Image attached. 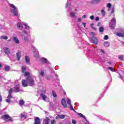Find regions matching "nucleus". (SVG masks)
Here are the masks:
<instances>
[{"label":"nucleus","instance_id":"58","mask_svg":"<svg viewBox=\"0 0 124 124\" xmlns=\"http://www.w3.org/2000/svg\"><path fill=\"white\" fill-rule=\"evenodd\" d=\"M91 28H93V23H92L91 24Z\"/></svg>","mask_w":124,"mask_h":124},{"label":"nucleus","instance_id":"12","mask_svg":"<svg viewBox=\"0 0 124 124\" xmlns=\"http://www.w3.org/2000/svg\"><path fill=\"white\" fill-rule=\"evenodd\" d=\"M61 103L64 108H67V105H66V102H65V99L63 98L61 101Z\"/></svg>","mask_w":124,"mask_h":124},{"label":"nucleus","instance_id":"1","mask_svg":"<svg viewBox=\"0 0 124 124\" xmlns=\"http://www.w3.org/2000/svg\"><path fill=\"white\" fill-rule=\"evenodd\" d=\"M10 6L11 7V10L12 13L14 14V16L17 17L19 15V12L18 11V8L15 7L13 4H10Z\"/></svg>","mask_w":124,"mask_h":124},{"label":"nucleus","instance_id":"61","mask_svg":"<svg viewBox=\"0 0 124 124\" xmlns=\"http://www.w3.org/2000/svg\"><path fill=\"white\" fill-rule=\"evenodd\" d=\"M92 29L94 30V31H96V28H95L94 27H93Z\"/></svg>","mask_w":124,"mask_h":124},{"label":"nucleus","instance_id":"4","mask_svg":"<svg viewBox=\"0 0 124 124\" xmlns=\"http://www.w3.org/2000/svg\"><path fill=\"white\" fill-rule=\"evenodd\" d=\"M26 81L29 85L31 87L34 86V79L31 77H28L26 79Z\"/></svg>","mask_w":124,"mask_h":124},{"label":"nucleus","instance_id":"3","mask_svg":"<svg viewBox=\"0 0 124 124\" xmlns=\"http://www.w3.org/2000/svg\"><path fill=\"white\" fill-rule=\"evenodd\" d=\"M109 27L110 30H114L116 27V18L113 17L109 23Z\"/></svg>","mask_w":124,"mask_h":124},{"label":"nucleus","instance_id":"36","mask_svg":"<svg viewBox=\"0 0 124 124\" xmlns=\"http://www.w3.org/2000/svg\"><path fill=\"white\" fill-rule=\"evenodd\" d=\"M119 60H120L121 61H123L124 60V55H120L118 57Z\"/></svg>","mask_w":124,"mask_h":124},{"label":"nucleus","instance_id":"25","mask_svg":"<svg viewBox=\"0 0 124 124\" xmlns=\"http://www.w3.org/2000/svg\"><path fill=\"white\" fill-rule=\"evenodd\" d=\"M107 69L108 70H110V71H111L112 72H115V69H114V67H108Z\"/></svg>","mask_w":124,"mask_h":124},{"label":"nucleus","instance_id":"52","mask_svg":"<svg viewBox=\"0 0 124 124\" xmlns=\"http://www.w3.org/2000/svg\"><path fill=\"white\" fill-rule=\"evenodd\" d=\"M91 34H92V35L94 36V35H95V33L94 32H91Z\"/></svg>","mask_w":124,"mask_h":124},{"label":"nucleus","instance_id":"43","mask_svg":"<svg viewBox=\"0 0 124 124\" xmlns=\"http://www.w3.org/2000/svg\"><path fill=\"white\" fill-rule=\"evenodd\" d=\"M6 101L8 103H10V102H11V100H10V99H7L6 100Z\"/></svg>","mask_w":124,"mask_h":124},{"label":"nucleus","instance_id":"14","mask_svg":"<svg viewBox=\"0 0 124 124\" xmlns=\"http://www.w3.org/2000/svg\"><path fill=\"white\" fill-rule=\"evenodd\" d=\"M64 118H65V115L62 114V115H58L56 116V120L58 119H61L62 120H63Z\"/></svg>","mask_w":124,"mask_h":124},{"label":"nucleus","instance_id":"49","mask_svg":"<svg viewBox=\"0 0 124 124\" xmlns=\"http://www.w3.org/2000/svg\"><path fill=\"white\" fill-rule=\"evenodd\" d=\"M100 25H101V23L100 22H98L97 26V27H100Z\"/></svg>","mask_w":124,"mask_h":124},{"label":"nucleus","instance_id":"57","mask_svg":"<svg viewBox=\"0 0 124 124\" xmlns=\"http://www.w3.org/2000/svg\"><path fill=\"white\" fill-rule=\"evenodd\" d=\"M108 64L111 65L112 64V62H108Z\"/></svg>","mask_w":124,"mask_h":124},{"label":"nucleus","instance_id":"24","mask_svg":"<svg viewBox=\"0 0 124 124\" xmlns=\"http://www.w3.org/2000/svg\"><path fill=\"white\" fill-rule=\"evenodd\" d=\"M0 39L4 40H6L7 39H8V37L7 36H4V35H2L0 36Z\"/></svg>","mask_w":124,"mask_h":124},{"label":"nucleus","instance_id":"38","mask_svg":"<svg viewBox=\"0 0 124 124\" xmlns=\"http://www.w3.org/2000/svg\"><path fill=\"white\" fill-rule=\"evenodd\" d=\"M78 115L80 117H81V118H83V119H86V117L84 116L82 113H78Z\"/></svg>","mask_w":124,"mask_h":124},{"label":"nucleus","instance_id":"8","mask_svg":"<svg viewBox=\"0 0 124 124\" xmlns=\"http://www.w3.org/2000/svg\"><path fill=\"white\" fill-rule=\"evenodd\" d=\"M41 61L43 63H46V64H49L50 63V62H49V61L47 60L46 58H42L41 59Z\"/></svg>","mask_w":124,"mask_h":124},{"label":"nucleus","instance_id":"56","mask_svg":"<svg viewBox=\"0 0 124 124\" xmlns=\"http://www.w3.org/2000/svg\"><path fill=\"white\" fill-rule=\"evenodd\" d=\"M2 101V98L1 97V96L0 95V102Z\"/></svg>","mask_w":124,"mask_h":124},{"label":"nucleus","instance_id":"32","mask_svg":"<svg viewBox=\"0 0 124 124\" xmlns=\"http://www.w3.org/2000/svg\"><path fill=\"white\" fill-rule=\"evenodd\" d=\"M34 55L35 58H37V57H38V50H35Z\"/></svg>","mask_w":124,"mask_h":124},{"label":"nucleus","instance_id":"63","mask_svg":"<svg viewBox=\"0 0 124 124\" xmlns=\"http://www.w3.org/2000/svg\"><path fill=\"white\" fill-rule=\"evenodd\" d=\"M85 124H90V123L87 121L86 123H85Z\"/></svg>","mask_w":124,"mask_h":124},{"label":"nucleus","instance_id":"15","mask_svg":"<svg viewBox=\"0 0 124 124\" xmlns=\"http://www.w3.org/2000/svg\"><path fill=\"white\" fill-rule=\"evenodd\" d=\"M28 82L25 80V79H23L22 81V85L23 86V87H28Z\"/></svg>","mask_w":124,"mask_h":124},{"label":"nucleus","instance_id":"50","mask_svg":"<svg viewBox=\"0 0 124 124\" xmlns=\"http://www.w3.org/2000/svg\"><path fill=\"white\" fill-rule=\"evenodd\" d=\"M114 11H115V9L114 8H112L111 13L113 14V13L114 12Z\"/></svg>","mask_w":124,"mask_h":124},{"label":"nucleus","instance_id":"19","mask_svg":"<svg viewBox=\"0 0 124 124\" xmlns=\"http://www.w3.org/2000/svg\"><path fill=\"white\" fill-rule=\"evenodd\" d=\"M25 62L27 64H30V59L29 56H25Z\"/></svg>","mask_w":124,"mask_h":124},{"label":"nucleus","instance_id":"51","mask_svg":"<svg viewBox=\"0 0 124 124\" xmlns=\"http://www.w3.org/2000/svg\"><path fill=\"white\" fill-rule=\"evenodd\" d=\"M82 25H83V26H84V28H86V25H87V24H86V23H82Z\"/></svg>","mask_w":124,"mask_h":124},{"label":"nucleus","instance_id":"11","mask_svg":"<svg viewBox=\"0 0 124 124\" xmlns=\"http://www.w3.org/2000/svg\"><path fill=\"white\" fill-rule=\"evenodd\" d=\"M70 17H71V18H74L75 20H76V19H77V16H76L75 13L73 12H72L70 13Z\"/></svg>","mask_w":124,"mask_h":124},{"label":"nucleus","instance_id":"29","mask_svg":"<svg viewBox=\"0 0 124 124\" xmlns=\"http://www.w3.org/2000/svg\"><path fill=\"white\" fill-rule=\"evenodd\" d=\"M23 40L25 42H29V37L25 36Z\"/></svg>","mask_w":124,"mask_h":124},{"label":"nucleus","instance_id":"40","mask_svg":"<svg viewBox=\"0 0 124 124\" xmlns=\"http://www.w3.org/2000/svg\"><path fill=\"white\" fill-rule=\"evenodd\" d=\"M108 38V35H105L104 37L105 40H107Z\"/></svg>","mask_w":124,"mask_h":124},{"label":"nucleus","instance_id":"59","mask_svg":"<svg viewBox=\"0 0 124 124\" xmlns=\"http://www.w3.org/2000/svg\"><path fill=\"white\" fill-rule=\"evenodd\" d=\"M78 22H81V21H82V19H81V18H79L78 19Z\"/></svg>","mask_w":124,"mask_h":124},{"label":"nucleus","instance_id":"41","mask_svg":"<svg viewBox=\"0 0 124 124\" xmlns=\"http://www.w3.org/2000/svg\"><path fill=\"white\" fill-rule=\"evenodd\" d=\"M51 124H56V121L54 120H51Z\"/></svg>","mask_w":124,"mask_h":124},{"label":"nucleus","instance_id":"54","mask_svg":"<svg viewBox=\"0 0 124 124\" xmlns=\"http://www.w3.org/2000/svg\"><path fill=\"white\" fill-rule=\"evenodd\" d=\"M67 1H68V0ZM68 6V2H67L66 3L65 8L67 7Z\"/></svg>","mask_w":124,"mask_h":124},{"label":"nucleus","instance_id":"28","mask_svg":"<svg viewBox=\"0 0 124 124\" xmlns=\"http://www.w3.org/2000/svg\"><path fill=\"white\" fill-rule=\"evenodd\" d=\"M21 119H26L27 118V115L25 113H22L20 115Z\"/></svg>","mask_w":124,"mask_h":124},{"label":"nucleus","instance_id":"55","mask_svg":"<svg viewBox=\"0 0 124 124\" xmlns=\"http://www.w3.org/2000/svg\"><path fill=\"white\" fill-rule=\"evenodd\" d=\"M119 78H120V79H122V80H124V78H123V77H122V76H119Z\"/></svg>","mask_w":124,"mask_h":124},{"label":"nucleus","instance_id":"30","mask_svg":"<svg viewBox=\"0 0 124 124\" xmlns=\"http://www.w3.org/2000/svg\"><path fill=\"white\" fill-rule=\"evenodd\" d=\"M99 31L100 32H103L104 31V28L102 26H101L99 29Z\"/></svg>","mask_w":124,"mask_h":124},{"label":"nucleus","instance_id":"16","mask_svg":"<svg viewBox=\"0 0 124 124\" xmlns=\"http://www.w3.org/2000/svg\"><path fill=\"white\" fill-rule=\"evenodd\" d=\"M13 40L15 42L16 44H20V41L18 38L16 37H13Z\"/></svg>","mask_w":124,"mask_h":124},{"label":"nucleus","instance_id":"26","mask_svg":"<svg viewBox=\"0 0 124 124\" xmlns=\"http://www.w3.org/2000/svg\"><path fill=\"white\" fill-rule=\"evenodd\" d=\"M104 45L105 47H109L110 46V43L108 42H104Z\"/></svg>","mask_w":124,"mask_h":124},{"label":"nucleus","instance_id":"31","mask_svg":"<svg viewBox=\"0 0 124 124\" xmlns=\"http://www.w3.org/2000/svg\"><path fill=\"white\" fill-rule=\"evenodd\" d=\"M49 122H50V119H49V118H46L45 119V123L46 124H49Z\"/></svg>","mask_w":124,"mask_h":124},{"label":"nucleus","instance_id":"33","mask_svg":"<svg viewBox=\"0 0 124 124\" xmlns=\"http://www.w3.org/2000/svg\"><path fill=\"white\" fill-rule=\"evenodd\" d=\"M100 0H93V2L94 4L99 3V2H100Z\"/></svg>","mask_w":124,"mask_h":124},{"label":"nucleus","instance_id":"53","mask_svg":"<svg viewBox=\"0 0 124 124\" xmlns=\"http://www.w3.org/2000/svg\"><path fill=\"white\" fill-rule=\"evenodd\" d=\"M82 18H87V16L86 15H84L83 16H82Z\"/></svg>","mask_w":124,"mask_h":124},{"label":"nucleus","instance_id":"13","mask_svg":"<svg viewBox=\"0 0 124 124\" xmlns=\"http://www.w3.org/2000/svg\"><path fill=\"white\" fill-rule=\"evenodd\" d=\"M13 92V91L12 90V89H11L9 91V94L8 96L7 97V98L8 99H11L12 98V93Z\"/></svg>","mask_w":124,"mask_h":124},{"label":"nucleus","instance_id":"46","mask_svg":"<svg viewBox=\"0 0 124 124\" xmlns=\"http://www.w3.org/2000/svg\"><path fill=\"white\" fill-rule=\"evenodd\" d=\"M72 124H76V120H73L72 121Z\"/></svg>","mask_w":124,"mask_h":124},{"label":"nucleus","instance_id":"44","mask_svg":"<svg viewBox=\"0 0 124 124\" xmlns=\"http://www.w3.org/2000/svg\"><path fill=\"white\" fill-rule=\"evenodd\" d=\"M91 20H93V19H94V16H91L90 17Z\"/></svg>","mask_w":124,"mask_h":124},{"label":"nucleus","instance_id":"35","mask_svg":"<svg viewBox=\"0 0 124 124\" xmlns=\"http://www.w3.org/2000/svg\"><path fill=\"white\" fill-rule=\"evenodd\" d=\"M101 13H102V15L103 17L105 16L106 13H105V11H104V10H102Z\"/></svg>","mask_w":124,"mask_h":124},{"label":"nucleus","instance_id":"47","mask_svg":"<svg viewBox=\"0 0 124 124\" xmlns=\"http://www.w3.org/2000/svg\"><path fill=\"white\" fill-rule=\"evenodd\" d=\"M23 32H24V33H25V34H28V31H27L25 30L23 31Z\"/></svg>","mask_w":124,"mask_h":124},{"label":"nucleus","instance_id":"18","mask_svg":"<svg viewBox=\"0 0 124 124\" xmlns=\"http://www.w3.org/2000/svg\"><path fill=\"white\" fill-rule=\"evenodd\" d=\"M41 97L43 98V100H44V101H46V100L47 99V96L44 94H41Z\"/></svg>","mask_w":124,"mask_h":124},{"label":"nucleus","instance_id":"23","mask_svg":"<svg viewBox=\"0 0 124 124\" xmlns=\"http://www.w3.org/2000/svg\"><path fill=\"white\" fill-rule=\"evenodd\" d=\"M19 104L20 106H21V107L23 106V105H24V104H25V101H24L23 100H19Z\"/></svg>","mask_w":124,"mask_h":124},{"label":"nucleus","instance_id":"64","mask_svg":"<svg viewBox=\"0 0 124 124\" xmlns=\"http://www.w3.org/2000/svg\"><path fill=\"white\" fill-rule=\"evenodd\" d=\"M78 10V9H76L75 11H77Z\"/></svg>","mask_w":124,"mask_h":124},{"label":"nucleus","instance_id":"37","mask_svg":"<svg viewBox=\"0 0 124 124\" xmlns=\"http://www.w3.org/2000/svg\"><path fill=\"white\" fill-rule=\"evenodd\" d=\"M52 94L54 97H57V93H56V92H55L54 91H52Z\"/></svg>","mask_w":124,"mask_h":124},{"label":"nucleus","instance_id":"2","mask_svg":"<svg viewBox=\"0 0 124 124\" xmlns=\"http://www.w3.org/2000/svg\"><path fill=\"white\" fill-rule=\"evenodd\" d=\"M23 26H25V29L26 30H31V28L30 26H29L27 24L24 23L23 22H18L17 24V27L18 29V30H20V31H22L23 30Z\"/></svg>","mask_w":124,"mask_h":124},{"label":"nucleus","instance_id":"10","mask_svg":"<svg viewBox=\"0 0 124 124\" xmlns=\"http://www.w3.org/2000/svg\"><path fill=\"white\" fill-rule=\"evenodd\" d=\"M41 122H40V119L39 117H36L34 118V124H41Z\"/></svg>","mask_w":124,"mask_h":124},{"label":"nucleus","instance_id":"21","mask_svg":"<svg viewBox=\"0 0 124 124\" xmlns=\"http://www.w3.org/2000/svg\"><path fill=\"white\" fill-rule=\"evenodd\" d=\"M40 76L41 77H44L45 76V73H44V70H41L40 72Z\"/></svg>","mask_w":124,"mask_h":124},{"label":"nucleus","instance_id":"5","mask_svg":"<svg viewBox=\"0 0 124 124\" xmlns=\"http://www.w3.org/2000/svg\"><path fill=\"white\" fill-rule=\"evenodd\" d=\"M2 119L4 120V121H6V120H9L10 122H12V119L8 115H3L1 116Z\"/></svg>","mask_w":124,"mask_h":124},{"label":"nucleus","instance_id":"20","mask_svg":"<svg viewBox=\"0 0 124 124\" xmlns=\"http://www.w3.org/2000/svg\"><path fill=\"white\" fill-rule=\"evenodd\" d=\"M4 52L7 55H8V54L10 53V50H9V48H7V47L4 48Z\"/></svg>","mask_w":124,"mask_h":124},{"label":"nucleus","instance_id":"17","mask_svg":"<svg viewBox=\"0 0 124 124\" xmlns=\"http://www.w3.org/2000/svg\"><path fill=\"white\" fill-rule=\"evenodd\" d=\"M117 35L119 37H124V32H118L117 33ZM123 44H124V42H123Z\"/></svg>","mask_w":124,"mask_h":124},{"label":"nucleus","instance_id":"60","mask_svg":"<svg viewBox=\"0 0 124 124\" xmlns=\"http://www.w3.org/2000/svg\"><path fill=\"white\" fill-rule=\"evenodd\" d=\"M101 52L103 53V54H105V52H104V50H103V49H101Z\"/></svg>","mask_w":124,"mask_h":124},{"label":"nucleus","instance_id":"6","mask_svg":"<svg viewBox=\"0 0 124 124\" xmlns=\"http://www.w3.org/2000/svg\"><path fill=\"white\" fill-rule=\"evenodd\" d=\"M66 102L67 103V104L69 105V108L71 110H72L73 111H75L74 110V108H73V106H72V105H71V101L70 100V99L69 98H67L66 99Z\"/></svg>","mask_w":124,"mask_h":124},{"label":"nucleus","instance_id":"9","mask_svg":"<svg viewBox=\"0 0 124 124\" xmlns=\"http://www.w3.org/2000/svg\"><path fill=\"white\" fill-rule=\"evenodd\" d=\"M91 40H92L93 43L94 44H95L96 45L97 43H98V40H97V38H96L95 37H92L91 38Z\"/></svg>","mask_w":124,"mask_h":124},{"label":"nucleus","instance_id":"45","mask_svg":"<svg viewBox=\"0 0 124 124\" xmlns=\"http://www.w3.org/2000/svg\"><path fill=\"white\" fill-rule=\"evenodd\" d=\"M95 21H96V22L99 21V17L98 16L96 17L95 19Z\"/></svg>","mask_w":124,"mask_h":124},{"label":"nucleus","instance_id":"48","mask_svg":"<svg viewBox=\"0 0 124 124\" xmlns=\"http://www.w3.org/2000/svg\"><path fill=\"white\" fill-rule=\"evenodd\" d=\"M46 80H49V79H50V76H46Z\"/></svg>","mask_w":124,"mask_h":124},{"label":"nucleus","instance_id":"34","mask_svg":"<svg viewBox=\"0 0 124 124\" xmlns=\"http://www.w3.org/2000/svg\"><path fill=\"white\" fill-rule=\"evenodd\" d=\"M30 75H31V74L29 72H25V73H24V76L29 77Z\"/></svg>","mask_w":124,"mask_h":124},{"label":"nucleus","instance_id":"22","mask_svg":"<svg viewBox=\"0 0 124 124\" xmlns=\"http://www.w3.org/2000/svg\"><path fill=\"white\" fill-rule=\"evenodd\" d=\"M21 70H22V72L23 73H26V71L27 70V68L25 66H22L21 67Z\"/></svg>","mask_w":124,"mask_h":124},{"label":"nucleus","instance_id":"62","mask_svg":"<svg viewBox=\"0 0 124 124\" xmlns=\"http://www.w3.org/2000/svg\"><path fill=\"white\" fill-rule=\"evenodd\" d=\"M19 35H21V36H23V35L22 34V32H20L19 33Z\"/></svg>","mask_w":124,"mask_h":124},{"label":"nucleus","instance_id":"7","mask_svg":"<svg viewBox=\"0 0 124 124\" xmlns=\"http://www.w3.org/2000/svg\"><path fill=\"white\" fill-rule=\"evenodd\" d=\"M16 60L18 61V62H19L21 60V53L20 50H18L16 53Z\"/></svg>","mask_w":124,"mask_h":124},{"label":"nucleus","instance_id":"39","mask_svg":"<svg viewBox=\"0 0 124 124\" xmlns=\"http://www.w3.org/2000/svg\"><path fill=\"white\" fill-rule=\"evenodd\" d=\"M15 89L16 90V93H19V88L16 86L15 87Z\"/></svg>","mask_w":124,"mask_h":124},{"label":"nucleus","instance_id":"27","mask_svg":"<svg viewBox=\"0 0 124 124\" xmlns=\"http://www.w3.org/2000/svg\"><path fill=\"white\" fill-rule=\"evenodd\" d=\"M107 7H108V11H110V9H111V7L112 6V4L110 3H108L107 5Z\"/></svg>","mask_w":124,"mask_h":124},{"label":"nucleus","instance_id":"42","mask_svg":"<svg viewBox=\"0 0 124 124\" xmlns=\"http://www.w3.org/2000/svg\"><path fill=\"white\" fill-rule=\"evenodd\" d=\"M9 70V66H7L5 67V70L6 71H8Z\"/></svg>","mask_w":124,"mask_h":124}]
</instances>
